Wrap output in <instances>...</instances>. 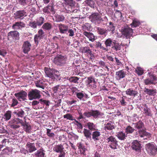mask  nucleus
Masks as SVG:
<instances>
[{"instance_id": "nucleus-1", "label": "nucleus", "mask_w": 157, "mask_h": 157, "mask_svg": "<svg viewBox=\"0 0 157 157\" xmlns=\"http://www.w3.org/2000/svg\"><path fill=\"white\" fill-rule=\"evenodd\" d=\"M44 70L46 76L49 77L52 81H54L56 80L60 79V75L59 72L58 71L48 67H45Z\"/></svg>"}, {"instance_id": "nucleus-2", "label": "nucleus", "mask_w": 157, "mask_h": 157, "mask_svg": "<svg viewBox=\"0 0 157 157\" xmlns=\"http://www.w3.org/2000/svg\"><path fill=\"white\" fill-rule=\"evenodd\" d=\"M67 59L66 56L58 54L54 58L53 62L57 66H63L67 63Z\"/></svg>"}, {"instance_id": "nucleus-3", "label": "nucleus", "mask_w": 157, "mask_h": 157, "mask_svg": "<svg viewBox=\"0 0 157 157\" xmlns=\"http://www.w3.org/2000/svg\"><path fill=\"white\" fill-rule=\"evenodd\" d=\"M103 114L98 110H91L90 111H87L83 113V115L87 118L92 117L94 119L101 118Z\"/></svg>"}, {"instance_id": "nucleus-4", "label": "nucleus", "mask_w": 157, "mask_h": 157, "mask_svg": "<svg viewBox=\"0 0 157 157\" xmlns=\"http://www.w3.org/2000/svg\"><path fill=\"white\" fill-rule=\"evenodd\" d=\"M147 153L151 156H155L157 153V146L154 143H149L145 145Z\"/></svg>"}, {"instance_id": "nucleus-5", "label": "nucleus", "mask_w": 157, "mask_h": 157, "mask_svg": "<svg viewBox=\"0 0 157 157\" xmlns=\"http://www.w3.org/2000/svg\"><path fill=\"white\" fill-rule=\"evenodd\" d=\"M91 21L95 25H99L103 20L100 15L98 13H94L90 17Z\"/></svg>"}, {"instance_id": "nucleus-6", "label": "nucleus", "mask_w": 157, "mask_h": 157, "mask_svg": "<svg viewBox=\"0 0 157 157\" xmlns=\"http://www.w3.org/2000/svg\"><path fill=\"white\" fill-rule=\"evenodd\" d=\"M28 96L30 100L39 99L41 97L40 91L36 89H32L29 91Z\"/></svg>"}, {"instance_id": "nucleus-7", "label": "nucleus", "mask_w": 157, "mask_h": 157, "mask_svg": "<svg viewBox=\"0 0 157 157\" xmlns=\"http://www.w3.org/2000/svg\"><path fill=\"white\" fill-rule=\"evenodd\" d=\"M121 32L122 34L121 37L126 39L129 38L132 36L133 33L132 29L128 26L122 28Z\"/></svg>"}, {"instance_id": "nucleus-8", "label": "nucleus", "mask_w": 157, "mask_h": 157, "mask_svg": "<svg viewBox=\"0 0 157 157\" xmlns=\"http://www.w3.org/2000/svg\"><path fill=\"white\" fill-rule=\"evenodd\" d=\"M157 78L154 75H151L149 76L148 77L144 80V83L146 85H155L157 82Z\"/></svg>"}, {"instance_id": "nucleus-9", "label": "nucleus", "mask_w": 157, "mask_h": 157, "mask_svg": "<svg viewBox=\"0 0 157 157\" xmlns=\"http://www.w3.org/2000/svg\"><path fill=\"white\" fill-rule=\"evenodd\" d=\"M64 147L61 144L55 145L53 150L56 153H60L58 157H65L66 153L63 151Z\"/></svg>"}, {"instance_id": "nucleus-10", "label": "nucleus", "mask_w": 157, "mask_h": 157, "mask_svg": "<svg viewBox=\"0 0 157 157\" xmlns=\"http://www.w3.org/2000/svg\"><path fill=\"white\" fill-rule=\"evenodd\" d=\"M107 141L109 144V146L112 148L115 149L117 148L118 145L117 141L113 136H110L106 139Z\"/></svg>"}, {"instance_id": "nucleus-11", "label": "nucleus", "mask_w": 157, "mask_h": 157, "mask_svg": "<svg viewBox=\"0 0 157 157\" xmlns=\"http://www.w3.org/2000/svg\"><path fill=\"white\" fill-rule=\"evenodd\" d=\"M27 95V93L23 90H22L14 94L15 96L20 101L26 100Z\"/></svg>"}, {"instance_id": "nucleus-12", "label": "nucleus", "mask_w": 157, "mask_h": 157, "mask_svg": "<svg viewBox=\"0 0 157 157\" xmlns=\"http://www.w3.org/2000/svg\"><path fill=\"white\" fill-rule=\"evenodd\" d=\"M138 133L140 137L143 138L144 140H148L151 137V134L147 132L144 129L139 130Z\"/></svg>"}, {"instance_id": "nucleus-13", "label": "nucleus", "mask_w": 157, "mask_h": 157, "mask_svg": "<svg viewBox=\"0 0 157 157\" xmlns=\"http://www.w3.org/2000/svg\"><path fill=\"white\" fill-rule=\"evenodd\" d=\"M14 15L15 19H19L21 20L23 19L27 16L26 12L24 10L17 11L14 13Z\"/></svg>"}, {"instance_id": "nucleus-14", "label": "nucleus", "mask_w": 157, "mask_h": 157, "mask_svg": "<svg viewBox=\"0 0 157 157\" xmlns=\"http://www.w3.org/2000/svg\"><path fill=\"white\" fill-rule=\"evenodd\" d=\"M131 147L136 151H140L141 148V144L140 141L137 140H134L132 143Z\"/></svg>"}, {"instance_id": "nucleus-15", "label": "nucleus", "mask_w": 157, "mask_h": 157, "mask_svg": "<svg viewBox=\"0 0 157 157\" xmlns=\"http://www.w3.org/2000/svg\"><path fill=\"white\" fill-rule=\"evenodd\" d=\"M8 38H12L15 40L19 39V33L17 31H11L8 33Z\"/></svg>"}, {"instance_id": "nucleus-16", "label": "nucleus", "mask_w": 157, "mask_h": 157, "mask_svg": "<svg viewBox=\"0 0 157 157\" xmlns=\"http://www.w3.org/2000/svg\"><path fill=\"white\" fill-rule=\"evenodd\" d=\"M25 26V24L23 22L21 21H17L15 22L14 24H13L12 28L14 30H17L21 29L24 28Z\"/></svg>"}, {"instance_id": "nucleus-17", "label": "nucleus", "mask_w": 157, "mask_h": 157, "mask_svg": "<svg viewBox=\"0 0 157 157\" xmlns=\"http://www.w3.org/2000/svg\"><path fill=\"white\" fill-rule=\"evenodd\" d=\"M30 103H31L33 108L35 109H42L43 108V105H40V99L38 101L35 100Z\"/></svg>"}, {"instance_id": "nucleus-18", "label": "nucleus", "mask_w": 157, "mask_h": 157, "mask_svg": "<svg viewBox=\"0 0 157 157\" xmlns=\"http://www.w3.org/2000/svg\"><path fill=\"white\" fill-rule=\"evenodd\" d=\"M58 28L60 33L65 34L68 31L69 27L67 25L60 23L58 25Z\"/></svg>"}, {"instance_id": "nucleus-19", "label": "nucleus", "mask_w": 157, "mask_h": 157, "mask_svg": "<svg viewBox=\"0 0 157 157\" xmlns=\"http://www.w3.org/2000/svg\"><path fill=\"white\" fill-rule=\"evenodd\" d=\"M26 147L27 151L29 153H32L36 150L34 143L28 142L26 144Z\"/></svg>"}, {"instance_id": "nucleus-20", "label": "nucleus", "mask_w": 157, "mask_h": 157, "mask_svg": "<svg viewBox=\"0 0 157 157\" xmlns=\"http://www.w3.org/2000/svg\"><path fill=\"white\" fill-rule=\"evenodd\" d=\"M19 121L21 125L23 126V128L24 131L27 133H29L31 128V126L30 124L25 121V122H24L22 120H19Z\"/></svg>"}, {"instance_id": "nucleus-21", "label": "nucleus", "mask_w": 157, "mask_h": 157, "mask_svg": "<svg viewBox=\"0 0 157 157\" xmlns=\"http://www.w3.org/2000/svg\"><path fill=\"white\" fill-rule=\"evenodd\" d=\"M31 44L28 41H26L23 44L22 49L23 52L26 54L29 52L31 49Z\"/></svg>"}, {"instance_id": "nucleus-22", "label": "nucleus", "mask_w": 157, "mask_h": 157, "mask_svg": "<svg viewBox=\"0 0 157 157\" xmlns=\"http://www.w3.org/2000/svg\"><path fill=\"white\" fill-rule=\"evenodd\" d=\"M76 96L80 100L85 101L88 98V95L83 91L75 92Z\"/></svg>"}, {"instance_id": "nucleus-23", "label": "nucleus", "mask_w": 157, "mask_h": 157, "mask_svg": "<svg viewBox=\"0 0 157 157\" xmlns=\"http://www.w3.org/2000/svg\"><path fill=\"white\" fill-rule=\"evenodd\" d=\"M115 75L116 79L120 80L125 77L126 72L123 70H121L116 72Z\"/></svg>"}, {"instance_id": "nucleus-24", "label": "nucleus", "mask_w": 157, "mask_h": 157, "mask_svg": "<svg viewBox=\"0 0 157 157\" xmlns=\"http://www.w3.org/2000/svg\"><path fill=\"white\" fill-rule=\"evenodd\" d=\"M114 123L111 121H109L108 122H105L104 124L105 130H112L115 128Z\"/></svg>"}, {"instance_id": "nucleus-25", "label": "nucleus", "mask_w": 157, "mask_h": 157, "mask_svg": "<svg viewBox=\"0 0 157 157\" xmlns=\"http://www.w3.org/2000/svg\"><path fill=\"white\" fill-rule=\"evenodd\" d=\"M144 93L149 96H154L156 93V90L155 89H150L145 87L144 89Z\"/></svg>"}, {"instance_id": "nucleus-26", "label": "nucleus", "mask_w": 157, "mask_h": 157, "mask_svg": "<svg viewBox=\"0 0 157 157\" xmlns=\"http://www.w3.org/2000/svg\"><path fill=\"white\" fill-rule=\"evenodd\" d=\"M133 124L134 125V128L139 130L145 128L144 124L141 121H139L135 123H133Z\"/></svg>"}, {"instance_id": "nucleus-27", "label": "nucleus", "mask_w": 157, "mask_h": 157, "mask_svg": "<svg viewBox=\"0 0 157 157\" xmlns=\"http://www.w3.org/2000/svg\"><path fill=\"white\" fill-rule=\"evenodd\" d=\"M83 34L89 39L90 41L92 42L95 40V36L92 33L84 31L83 32Z\"/></svg>"}, {"instance_id": "nucleus-28", "label": "nucleus", "mask_w": 157, "mask_h": 157, "mask_svg": "<svg viewBox=\"0 0 157 157\" xmlns=\"http://www.w3.org/2000/svg\"><path fill=\"white\" fill-rule=\"evenodd\" d=\"M125 92L127 95L132 97H135L138 93L136 91L134 90L132 88L128 89Z\"/></svg>"}, {"instance_id": "nucleus-29", "label": "nucleus", "mask_w": 157, "mask_h": 157, "mask_svg": "<svg viewBox=\"0 0 157 157\" xmlns=\"http://www.w3.org/2000/svg\"><path fill=\"white\" fill-rule=\"evenodd\" d=\"M92 138L95 142L99 140V136L101 135L100 132L98 131H95L92 133Z\"/></svg>"}, {"instance_id": "nucleus-30", "label": "nucleus", "mask_w": 157, "mask_h": 157, "mask_svg": "<svg viewBox=\"0 0 157 157\" xmlns=\"http://www.w3.org/2000/svg\"><path fill=\"white\" fill-rule=\"evenodd\" d=\"M96 29L97 33L99 34L103 35L105 36L107 34V30L105 29L98 27L96 28Z\"/></svg>"}, {"instance_id": "nucleus-31", "label": "nucleus", "mask_w": 157, "mask_h": 157, "mask_svg": "<svg viewBox=\"0 0 157 157\" xmlns=\"http://www.w3.org/2000/svg\"><path fill=\"white\" fill-rule=\"evenodd\" d=\"M36 86L37 87L44 89L45 86V82L43 80H39L35 82Z\"/></svg>"}, {"instance_id": "nucleus-32", "label": "nucleus", "mask_w": 157, "mask_h": 157, "mask_svg": "<svg viewBox=\"0 0 157 157\" xmlns=\"http://www.w3.org/2000/svg\"><path fill=\"white\" fill-rule=\"evenodd\" d=\"M54 8L53 6L52 5H48L44 8L43 11L45 13H48L50 12H52V13H54Z\"/></svg>"}, {"instance_id": "nucleus-33", "label": "nucleus", "mask_w": 157, "mask_h": 157, "mask_svg": "<svg viewBox=\"0 0 157 157\" xmlns=\"http://www.w3.org/2000/svg\"><path fill=\"white\" fill-rule=\"evenodd\" d=\"M83 132L84 136L87 140L91 138L92 133L91 131L89 129L84 128Z\"/></svg>"}, {"instance_id": "nucleus-34", "label": "nucleus", "mask_w": 157, "mask_h": 157, "mask_svg": "<svg viewBox=\"0 0 157 157\" xmlns=\"http://www.w3.org/2000/svg\"><path fill=\"white\" fill-rule=\"evenodd\" d=\"M65 3L68 6V8H73L74 7L75 5V2L73 0H63Z\"/></svg>"}, {"instance_id": "nucleus-35", "label": "nucleus", "mask_w": 157, "mask_h": 157, "mask_svg": "<svg viewBox=\"0 0 157 157\" xmlns=\"http://www.w3.org/2000/svg\"><path fill=\"white\" fill-rule=\"evenodd\" d=\"M86 126L88 128V129H89L90 131H94L95 130L96 128V125L93 122H89L86 123Z\"/></svg>"}, {"instance_id": "nucleus-36", "label": "nucleus", "mask_w": 157, "mask_h": 157, "mask_svg": "<svg viewBox=\"0 0 157 157\" xmlns=\"http://www.w3.org/2000/svg\"><path fill=\"white\" fill-rule=\"evenodd\" d=\"M114 41H113L111 38H109L105 40L104 43L106 47L105 48H108V47H112Z\"/></svg>"}, {"instance_id": "nucleus-37", "label": "nucleus", "mask_w": 157, "mask_h": 157, "mask_svg": "<svg viewBox=\"0 0 157 157\" xmlns=\"http://www.w3.org/2000/svg\"><path fill=\"white\" fill-rule=\"evenodd\" d=\"M13 113L15 115H16L18 117H22L25 114V113L24 111L21 109H19L17 111H14Z\"/></svg>"}, {"instance_id": "nucleus-38", "label": "nucleus", "mask_w": 157, "mask_h": 157, "mask_svg": "<svg viewBox=\"0 0 157 157\" xmlns=\"http://www.w3.org/2000/svg\"><path fill=\"white\" fill-rule=\"evenodd\" d=\"M52 25L51 23L49 22L44 23L42 27L43 29L47 31L50 30L52 28Z\"/></svg>"}, {"instance_id": "nucleus-39", "label": "nucleus", "mask_w": 157, "mask_h": 157, "mask_svg": "<svg viewBox=\"0 0 157 157\" xmlns=\"http://www.w3.org/2000/svg\"><path fill=\"white\" fill-rule=\"evenodd\" d=\"M121 44L119 43H116L115 41L112 47V48L116 51L120 50Z\"/></svg>"}, {"instance_id": "nucleus-40", "label": "nucleus", "mask_w": 157, "mask_h": 157, "mask_svg": "<svg viewBox=\"0 0 157 157\" xmlns=\"http://www.w3.org/2000/svg\"><path fill=\"white\" fill-rule=\"evenodd\" d=\"M116 136L119 140H124L126 137L125 133L123 132H118Z\"/></svg>"}, {"instance_id": "nucleus-41", "label": "nucleus", "mask_w": 157, "mask_h": 157, "mask_svg": "<svg viewBox=\"0 0 157 157\" xmlns=\"http://www.w3.org/2000/svg\"><path fill=\"white\" fill-rule=\"evenodd\" d=\"M79 79V78L78 77L72 76L68 78V80L71 83L78 84V81Z\"/></svg>"}, {"instance_id": "nucleus-42", "label": "nucleus", "mask_w": 157, "mask_h": 157, "mask_svg": "<svg viewBox=\"0 0 157 157\" xmlns=\"http://www.w3.org/2000/svg\"><path fill=\"white\" fill-rule=\"evenodd\" d=\"M86 82L88 84H89L90 85H90V84L92 83L93 82L94 83L93 85V88H96V86L95 84V82L93 78L91 77H88L87 78V80H86Z\"/></svg>"}, {"instance_id": "nucleus-43", "label": "nucleus", "mask_w": 157, "mask_h": 157, "mask_svg": "<svg viewBox=\"0 0 157 157\" xmlns=\"http://www.w3.org/2000/svg\"><path fill=\"white\" fill-rule=\"evenodd\" d=\"M95 47L96 48H100L101 49H102L103 50L107 51L108 50V48H106L101 46V43L99 41H96L95 42Z\"/></svg>"}, {"instance_id": "nucleus-44", "label": "nucleus", "mask_w": 157, "mask_h": 157, "mask_svg": "<svg viewBox=\"0 0 157 157\" xmlns=\"http://www.w3.org/2000/svg\"><path fill=\"white\" fill-rule=\"evenodd\" d=\"M144 112L146 116H151L152 114L151 113L150 109L147 107H144Z\"/></svg>"}, {"instance_id": "nucleus-45", "label": "nucleus", "mask_w": 157, "mask_h": 157, "mask_svg": "<svg viewBox=\"0 0 157 157\" xmlns=\"http://www.w3.org/2000/svg\"><path fill=\"white\" fill-rule=\"evenodd\" d=\"M44 151L43 149H40V150H38L35 154L36 156L38 157H44L45 153L43 152Z\"/></svg>"}, {"instance_id": "nucleus-46", "label": "nucleus", "mask_w": 157, "mask_h": 157, "mask_svg": "<svg viewBox=\"0 0 157 157\" xmlns=\"http://www.w3.org/2000/svg\"><path fill=\"white\" fill-rule=\"evenodd\" d=\"M56 20L57 22L62 21H64L65 17L63 15L57 14L56 15Z\"/></svg>"}, {"instance_id": "nucleus-47", "label": "nucleus", "mask_w": 157, "mask_h": 157, "mask_svg": "<svg viewBox=\"0 0 157 157\" xmlns=\"http://www.w3.org/2000/svg\"><path fill=\"white\" fill-rule=\"evenodd\" d=\"M19 3L21 5L25 6L29 4L30 2V0H18Z\"/></svg>"}, {"instance_id": "nucleus-48", "label": "nucleus", "mask_w": 157, "mask_h": 157, "mask_svg": "<svg viewBox=\"0 0 157 157\" xmlns=\"http://www.w3.org/2000/svg\"><path fill=\"white\" fill-rule=\"evenodd\" d=\"M134 128H133L130 126L128 125L126 127L125 129V132L127 133V134L128 133H132L134 132Z\"/></svg>"}, {"instance_id": "nucleus-49", "label": "nucleus", "mask_w": 157, "mask_h": 157, "mask_svg": "<svg viewBox=\"0 0 157 157\" xmlns=\"http://www.w3.org/2000/svg\"><path fill=\"white\" fill-rule=\"evenodd\" d=\"M44 18L42 17H40L37 19L36 23L38 26H40L44 23Z\"/></svg>"}, {"instance_id": "nucleus-50", "label": "nucleus", "mask_w": 157, "mask_h": 157, "mask_svg": "<svg viewBox=\"0 0 157 157\" xmlns=\"http://www.w3.org/2000/svg\"><path fill=\"white\" fill-rule=\"evenodd\" d=\"M11 116V112L10 111H6L4 115V117H5L4 118L6 119V121L9 120L10 119Z\"/></svg>"}, {"instance_id": "nucleus-51", "label": "nucleus", "mask_w": 157, "mask_h": 157, "mask_svg": "<svg viewBox=\"0 0 157 157\" xmlns=\"http://www.w3.org/2000/svg\"><path fill=\"white\" fill-rule=\"evenodd\" d=\"M136 73L139 75H141L144 73L143 69L140 67H137L136 69Z\"/></svg>"}, {"instance_id": "nucleus-52", "label": "nucleus", "mask_w": 157, "mask_h": 157, "mask_svg": "<svg viewBox=\"0 0 157 157\" xmlns=\"http://www.w3.org/2000/svg\"><path fill=\"white\" fill-rule=\"evenodd\" d=\"M40 105H43L44 106V104L46 106V108L47 107H48L49 105V103L50 102L48 100H44L43 99H40Z\"/></svg>"}, {"instance_id": "nucleus-53", "label": "nucleus", "mask_w": 157, "mask_h": 157, "mask_svg": "<svg viewBox=\"0 0 157 157\" xmlns=\"http://www.w3.org/2000/svg\"><path fill=\"white\" fill-rule=\"evenodd\" d=\"M140 24V22L138 21L135 19L133 21V22L131 24V27L133 28L139 26Z\"/></svg>"}, {"instance_id": "nucleus-54", "label": "nucleus", "mask_w": 157, "mask_h": 157, "mask_svg": "<svg viewBox=\"0 0 157 157\" xmlns=\"http://www.w3.org/2000/svg\"><path fill=\"white\" fill-rule=\"evenodd\" d=\"M115 29V26L111 22L109 23V25L108 26V30L109 31H111L113 32Z\"/></svg>"}, {"instance_id": "nucleus-55", "label": "nucleus", "mask_w": 157, "mask_h": 157, "mask_svg": "<svg viewBox=\"0 0 157 157\" xmlns=\"http://www.w3.org/2000/svg\"><path fill=\"white\" fill-rule=\"evenodd\" d=\"M115 17L117 18H121L122 15L121 12L119 10H116L114 14Z\"/></svg>"}, {"instance_id": "nucleus-56", "label": "nucleus", "mask_w": 157, "mask_h": 157, "mask_svg": "<svg viewBox=\"0 0 157 157\" xmlns=\"http://www.w3.org/2000/svg\"><path fill=\"white\" fill-rule=\"evenodd\" d=\"M86 3L89 6L91 7H94V2L92 0H86Z\"/></svg>"}, {"instance_id": "nucleus-57", "label": "nucleus", "mask_w": 157, "mask_h": 157, "mask_svg": "<svg viewBox=\"0 0 157 157\" xmlns=\"http://www.w3.org/2000/svg\"><path fill=\"white\" fill-rule=\"evenodd\" d=\"M47 135L49 137H53L55 136V134L53 132H51V130L49 129H47Z\"/></svg>"}, {"instance_id": "nucleus-58", "label": "nucleus", "mask_w": 157, "mask_h": 157, "mask_svg": "<svg viewBox=\"0 0 157 157\" xmlns=\"http://www.w3.org/2000/svg\"><path fill=\"white\" fill-rule=\"evenodd\" d=\"M29 26L33 29H36L37 25L35 21H31L29 23Z\"/></svg>"}, {"instance_id": "nucleus-59", "label": "nucleus", "mask_w": 157, "mask_h": 157, "mask_svg": "<svg viewBox=\"0 0 157 157\" xmlns=\"http://www.w3.org/2000/svg\"><path fill=\"white\" fill-rule=\"evenodd\" d=\"M42 39V38H40V36L38 34L36 35L34 37V40L35 42V43L37 44L38 42L40 40V39Z\"/></svg>"}, {"instance_id": "nucleus-60", "label": "nucleus", "mask_w": 157, "mask_h": 157, "mask_svg": "<svg viewBox=\"0 0 157 157\" xmlns=\"http://www.w3.org/2000/svg\"><path fill=\"white\" fill-rule=\"evenodd\" d=\"M63 117L64 118H66L69 120H73V117L71 114L69 113H67L66 115H64L63 116Z\"/></svg>"}, {"instance_id": "nucleus-61", "label": "nucleus", "mask_w": 157, "mask_h": 157, "mask_svg": "<svg viewBox=\"0 0 157 157\" xmlns=\"http://www.w3.org/2000/svg\"><path fill=\"white\" fill-rule=\"evenodd\" d=\"M12 103L11 105V107H14L15 106L17 105L18 104V102L17 100L14 98H13L12 99Z\"/></svg>"}, {"instance_id": "nucleus-62", "label": "nucleus", "mask_w": 157, "mask_h": 157, "mask_svg": "<svg viewBox=\"0 0 157 157\" xmlns=\"http://www.w3.org/2000/svg\"><path fill=\"white\" fill-rule=\"evenodd\" d=\"M19 120H21L19 118H16V119H14L10 121L11 124H17L19 123H20L19 122Z\"/></svg>"}, {"instance_id": "nucleus-63", "label": "nucleus", "mask_w": 157, "mask_h": 157, "mask_svg": "<svg viewBox=\"0 0 157 157\" xmlns=\"http://www.w3.org/2000/svg\"><path fill=\"white\" fill-rule=\"evenodd\" d=\"M83 49L85 53L91 54V51L90 49V48L89 47L86 46L85 47H84Z\"/></svg>"}, {"instance_id": "nucleus-64", "label": "nucleus", "mask_w": 157, "mask_h": 157, "mask_svg": "<svg viewBox=\"0 0 157 157\" xmlns=\"http://www.w3.org/2000/svg\"><path fill=\"white\" fill-rule=\"evenodd\" d=\"M0 138H1L2 139H3L1 142L2 144H5L6 142H7L8 143H9V140L8 139H7L4 138V136H0Z\"/></svg>"}]
</instances>
